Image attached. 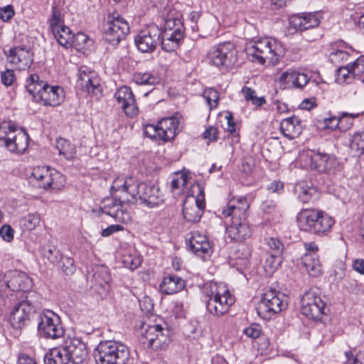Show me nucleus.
I'll use <instances>...</instances> for the list:
<instances>
[{
    "label": "nucleus",
    "instance_id": "de8ad7c7",
    "mask_svg": "<svg viewBox=\"0 0 364 364\" xmlns=\"http://www.w3.org/2000/svg\"><path fill=\"white\" fill-rule=\"evenodd\" d=\"M42 255L53 264L58 263L62 257L60 252L58 250L50 246L43 247Z\"/></svg>",
    "mask_w": 364,
    "mask_h": 364
},
{
    "label": "nucleus",
    "instance_id": "bb28decb",
    "mask_svg": "<svg viewBox=\"0 0 364 364\" xmlns=\"http://www.w3.org/2000/svg\"><path fill=\"white\" fill-rule=\"evenodd\" d=\"M182 14L176 9L167 7L161 12V19L164 23V31H184V27L181 21Z\"/></svg>",
    "mask_w": 364,
    "mask_h": 364
},
{
    "label": "nucleus",
    "instance_id": "5701e85b",
    "mask_svg": "<svg viewBox=\"0 0 364 364\" xmlns=\"http://www.w3.org/2000/svg\"><path fill=\"white\" fill-rule=\"evenodd\" d=\"M181 123V119L176 114L161 119L158 122L159 140L167 142L173 139L182 129Z\"/></svg>",
    "mask_w": 364,
    "mask_h": 364
},
{
    "label": "nucleus",
    "instance_id": "58836bf2",
    "mask_svg": "<svg viewBox=\"0 0 364 364\" xmlns=\"http://www.w3.org/2000/svg\"><path fill=\"white\" fill-rule=\"evenodd\" d=\"M134 81L139 85H154L159 83L161 79L159 76L156 74H153L151 73L145 72V73H136L133 75Z\"/></svg>",
    "mask_w": 364,
    "mask_h": 364
},
{
    "label": "nucleus",
    "instance_id": "423d86ee",
    "mask_svg": "<svg viewBox=\"0 0 364 364\" xmlns=\"http://www.w3.org/2000/svg\"><path fill=\"white\" fill-rule=\"evenodd\" d=\"M204 294L208 311L217 316L226 314L235 303V297L223 283L211 282L205 284Z\"/></svg>",
    "mask_w": 364,
    "mask_h": 364
},
{
    "label": "nucleus",
    "instance_id": "79ce46f5",
    "mask_svg": "<svg viewBox=\"0 0 364 364\" xmlns=\"http://www.w3.org/2000/svg\"><path fill=\"white\" fill-rule=\"evenodd\" d=\"M40 215L36 213H31L21 220V225L24 230H33L40 223Z\"/></svg>",
    "mask_w": 364,
    "mask_h": 364
},
{
    "label": "nucleus",
    "instance_id": "4c0bfd02",
    "mask_svg": "<svg viewBox=\"0 0 364 364\" xmlns=\"http://www.w3.org/2000/svg\"><path fill=\"white\" fill-rule=\"evenodd\" d=\"M281 263V256L271 253L267 254L266 255L265 262L262 266L265 276L270 277L280 266Z\"/></svg>",
    "mask_w": 364,
    "mask_h": 364
},
{
    "label": "nucleus",
    "instance_id": "4468645a",
    "mask_svg": "<svg viewBox=\"0 0 364 364\" xmlns=\"http://www.w3.org/2000/svg\"><path fill=\"white\" fill-rule=\"evenodd\" d=\"M195 189L197 196H187L183 203V217L189 223L199 222L205 208L203 188L200 185H196L193 187V193L195 192Z\"/></svg>",
    "mask_w": 364,
    "mask_h": 364
},
{
    "label": "nucleus",
    "instance_id": "c9c22d12",
    "mask_svg": "<svg viewBox=\"0 0 364 364\" xmlns=\"http://www.w3.org/2000/svg\"><path fill=\"white\" fill-rule=\"evenodd\" d=\"M58 43L64 48L72 47L73 34L69 27L65 26L51 31Z\"/></svg>",
    "mask_w": 364,
    "mask_h": 364
},
{
    "label": "nucleus",
    "instance_id": "72a5a7b5",
    "mask_svg": "<svg viewBox=\"0 0 364 364\" xmlns=\"http://www.w3.org/2000/svg\"><path fill=\"white\" fill-rule=\"evenodd\" d=\"M184 281L176 276L165 277L160 284V290L166 294H176L184 287Z\"/></svg>",
    "mask_w": 364,
    "mask_h": 364
},
{
    "label": "nucleus",
    "instance_id": "aec40b11",
    "mask_svg": "<svg viewBox=\"0 0 364 364\" xmlns=\"http://www.w3.org/2000/svg\"><path fill=\"white\" fill-rule=\"evenodd\" d=\"M326 304L316 292H306L301 299L302 314L312 320H319L325 314Z\"/></svg>",
    "mask_w": 364,
    "mask_h": 364
},
{
    "label": "nucleus",
    "instance_id": "a19ab883",
    "mask_svg": "<svg viewBox=\"0 0 364 364\" xmlns=\"http://www.w3.org/2000/svg\"><path fill=\"white\" fill-rule=\"evenodd\" d=\"M122 263L126 268L134 270L140 266L141 259L136 251H132L123 255Z\"/></svg>",
    "mask_w": 364,
    "mask_h": 364
},
{
    "label": "nucleus",
    "instance_id": "bf43d9fd",
    "mask_svg": "<svg viewBox=\"0 0 364 364\" xmlns=\"http://www.w3.org/2000/svg\"><path fill=\"white\" fill-rule=\"evenodd\" d=\"M353 73L360 75L364 73V55L359 57L353 64H350Z\"/></svg>",
    "mask_w": 364,
    "mask_h": 364
},
{
    "label": "nucleus",
    "instance_id": "09e8293b",
    "mask_svg": "<svg viewBox=\"0 0 364 364\" xmlns=\"http://www.w3.org/2000/svg\"><path fill=\"white\" fill-rule=\"evenodd\" d=\"M203 96L210 109L215 108L218 106L219 94L217 90L213 88L208 89L205 90Z\"/></svg>",
    "mask_w": 364,
    "mask_h": 364
},
{
    "label": "nucleus",
    "instance_id": "f704fd0d",
    "mask_svg": "<svg viewBox=\"0 0 364 364\" xmlns=\"http://www.w3.org/2000/svg\"><path fill=\"white\" fill-rule=\"evenodd\" d=\"M142 328L144 329V331L142 333V336L149 341L151 346H153L156 341H159V343L165 341L163 340L164 328L158 324L146 326L145 323H143Z\"/></svg>",
    "mask_w": 364,
    "mask_h": 364
},
{
    "label": "nucleus",
    "instance_id": "37998d69",
    "mask_svg": "<svg viewBox=\"0 0 364 364\" xmlns=\"http://www.w3.org/2000/svg\"><path fill=\"white\" fill-rule=\"evenodd\" d=\"M350 149L358 156L364 154V130L353 135Z\"/></svg>",
    "mask_w": 364,
    "mask_h": 364
},
{
    "label": "nucleus",
    "instance_id": "e433bc0d",
    "mask_svg": "<svg viewBox=\"0 0 364 364\" xmlns=\"http://www.w3.org/2000/svg\"><path fill=\"white\" fill-rule=\"evenodd\" d=\"M56 149L58 150L59 155L63 156L66 159H71L75 156V147L68 140L60 138L56 140Z\"/></svg>",
    "mask_w": 364,
    "mask_h": 364
},
{
    "label": "nucleus",
    "instance_id": "c03bdc74",
    "mask_svg": "<svg viewBox=\"0 0 364 364\" xmlns=\"http://www.w3.org/2000/svg\"><path fill=\"white\" fill-rule=\"evenodd\" d=\"M49 25L51 31L65 26L61 11L56 5L52 6V16L49 20Z\"/></svg>",
    "mask_w": 364,
    "mask_h": 364
},
{
    "label": "nucleus",
    "instance_id": "20e7f679",
    "mask_svg": "<svg viewBox=\"0 0 364 364\" xmlns=\"http://www.w3.org/2000/svg\"><path fill=\"white\" fill-rule=\"evenodd\" d=\"M25 87L35 102L44 106H58L65 99V92L61 87L50 85L37 74L29 75Z\"/></svg>",
    "mask_w": 364,
    "mask_h": 364
},
{
    "label": "nucleus",
    "instance_id": "f257e3e1",
    "mask_svg": "<svg viewBox=\"0 0 364 364\" xmlns=\"http://www.w3.org/2000/svg\"><path fill=\"white\" fill-rule=\"evenodd\" d=\"M112 189L122 191V200L128 203L141 200L147 206L153 208L164 202V196L159 187L139 183L132 176H119L113 181Z\"/></svg>",
    "mask_w": 364,
    "mask_h": 364
},
{
    "label": "nucleus",
    "instance_id": "0eeeda50",
    "mask_svg": "<svg viewBox=\"0 0 364 364\" xmlns=\"http://www.w3.org/2000/svg\"><path fill=\"white\" fill-rule=\"evenodd\" d=\"M94 356L97 364H126L129 350L119 341L107 340L97 346Z\"/></svg>",
    "mask_w": 364,
    "mask_h": 364
},
{
    "label": "nucleus",
    "instance_id": "ea45409f",
    "mask_svg": "<svg viewBox=\"0 0 364 364\" xmlns=\"http://www.w3.org/2000/svg\"><path fill=\"white\" fill-rule=\"evenodd\" d=\"M355 75V73H353L350 65L340 67L336 70V82L340 85L349 84L353 81Z\"/></svg>",
    "mask_w": 364,
    "mask_h": 364
},
{
    "label": "nucleus",
    "instance_id": "dca6fc26",
    "mask_svg": "<svg viewBox=\"0 0 364 364\" xmlns=\"http://www.w3.org/2000/svg\"><path fill=\"white\" fill-rule=\"evenodd\" d=\"M162 30L151 24L141 31L134 38L136 48L141 53H152L161 42Z\"/></svg>",
    "mask_w": 364,
    "mask_h": 364
},
{
    "label": "nucleus",
    "instance_id": "6e6d98bb",
    "mask_svg": "<svg viewBox=\"0 0 364 364\" xmlns=\"http://www.w3.org/2000/svg\"><path fill=\"white\" fill-rule=\"evenodd\" d=\"M14 230L9 225H3L0 229V235L6 242H11L14 239Z\"/></svg>",
    "mask_w": 364,
    "mask_h": 364
},
{
    "label": "nucleus",
    "instance_id": "f8f14e48",
    "mask_svg": "<svg viewBox=\"0 0 364 364\" xmlns=\"http://www.w3.org/2000/svg\"><path fill=\"white\" fill-rule=\"evenodd\" d=\"M103 26V38L113 46H117L129 33V25L118 14H109Z\"/></svg>",
    "mask_w": 364,
    "mask_h": 364
},
{
    "label": "nucleus",
    "instance_id": "7ed1b4c3",
    "mask_svg": "<svg viewBox=\"0 0 364 364\" xmlns=\"http://www.w3.org/2000/svg\"><path fill=\"white\" fill-rule=\"evenodd\" d=\"M86 344L79 338H68L63 346L53 348L44 357L45 364H80L87 357Z\"/></svg>",
    "mask_w": 364,
    "mask_h": 364
},
{
    "label": "nucleus",
    "instance_id": "13d9d810",
    "mask_svg": "<svg viewBox=\"0 0 364 364\" xmlns=\"http://www.w3.org/2000/svg\"><path fill=\"white\" fill-rule=\"evenodd\" d=\"M159 131L158 124L156 125L147 124L144 129V134L150 139H159Z\"/></svg>",
    "mask_w": 364,
    "mask_h": 364
},
{
    "label": "nucleus",
    "instance_id": "c756f323",
    "mask_svg": "<svg viewBox=\"0 0 364 364\" xmlns=\"http://www.w3.org/2000/svg\"><path fill=\"white\" fill-rule=\"evenodd\" d=\"M269 346L268 338L262 333L259 324L252 323V347L257 350V355H263Z\"/></svg>",
    "mask_w": 364,
    "mask_h": 364
},
{
    "label": "nucleus",
    "instance_id": "8fccbe9b",
    "mask_svg": "<svg viewBox=\"0 0 364 364\" xmlns=\"http://www.w3.org/2000/svg\"><path fill=\"white\" fill-rule=\"evenodd\" d=\"M60 260H62L63 263L61 269L66 275H72L75 273L76 267L75 261L72 257H62Z\"/></svg>",
    "mask_w": 364,
    "mask_h": 364
},
{
    "label": "nucleus",
    "instance_id": "69168bd1",
    "mask_svg": "<svg viewBox=\"0 0 364 364\" xmlns=\"http://www.w3.org/2000/svg\"><path fill=\"white\" fill-rule=\"evenodd\" d=\"M267 190L270 193H281L284 189V183L280 181H274L267 186Z\"/></svg>",
    "mask_w": 364,
    "mask_h": 364
},
{
    "label": "nucleus",
    "instance_id": "393cba45",
    "mask_svg": "<svg viewBox=\"0 0 364 364\" xmlns=\"http://www.w3.org/2000/svg\"><path fill=\"white\" fill-rule=\"evenodd\" d=\"M320 21V14L315 12L297 14L289 17L291 26L300 31L316 28Z\"/></svg>",
    "mask_w": 364,
    "mask_h": 364
},
{
    "label": "nucleus",
    "instance_id": "f3484780",
    "mask_svg": "<svg viewBox=\"0 0 364 364\" xmlns=\"http://www.w3.org/2000/svg\"><path fill=\"white\" fill-rule=\"evenodd\" d=\"M35 312V304L29 296H26V299L14 305L10 312L9 321L14 328H21L28 323Z\"/></svg>",
    "mask_w": 364,
    "mask_h": 364
},
{
    "label": "nucleus",
    "instance_id": "a878e982",
    "mask_svg": "<svg viewBox=\"0 0 364 364\" xmlns=\"http://www.w3.org/2000/svg\"><path fill=\"white\" fill-rule=\"evenodd\" d=\"M8 291H27L32 287V281L24 272L14 270L5 274Z\"/></svg>",
    "mask_w": 364,
    "mask_h": 364
},
{
    "label": "nucleus",
    "instance_id": "2f4dec72",
    "mask_svg": "<svg viewBox=\"0 0 364 364\" xmlns=\"http://www.w3.org/2000/svg\"><path fill=\"white\" fill-rule=\"evenodd\" d=\"M280 130L285 137L289 139H295L299 136L302 132L300 120L296 117H287L282 120L280 123Z\"/></svg>",
    "mask_w": 364,
    "mask_h": 364
},
{
    "label": "nucleus",
    "instance_id": "7c9ffc66",
    "mask_svg": "<svg viewBox=\"0 0 364 364\" xmlns=\"http://www.w3.org/2000/svg\"><path fill=\"white\" fill-rule=\"evenodd\" d=\"M190 248L199 256L208 254L211 251V245L206 235L198 231L193 232L190 240Z\"/></svg>",
    "mask_w": 364,
    "mask_h": 364
},
{
    "label": "nucleus",
    "instance_id": "a211bd4d",
    "mask_svg": "<svg viewBox=\"0 0 364 364\" xmlns=\"http://www.w3.org/2000/svg\"><path fill=\"white\" fill-rule=\"evenodd\" d=\"M38 329L42 336L53 339L60 338L64 334L60 317L51 311L40 315Z\"/></svg>",
    "mask_w": 364,
    "mask_h": 364
},
{
    "label": "nucleus",
    "instance_id": "680f3d73",
    "mask_svg": "<svg viewBox=\"0 0 364 364\" xmlns=\"http://www.w3.org/2000/svg\"><path fill=\"white\" fill-rule=\"evenodd\" d=\"M1 77L4 85L10 86L15 78L14 73L12 70H6L5 72L1 73Z\"/></svg>",
    "mask_w": 364,
    "mask_h": 364
},
{
    "label": "nucleus",
    "instance_id": "a18cd8bd",
    "mask_svg": "<svg viewBox=\"0 0 364 364\" xmlns=\"http://www.w3.org/2000/svg\"><path fill=\"white\" fill-rule=\"evenodd\" d=\"M94 282L96 284L104 287L110 280V275L104 267L97 268L92 275Z\"/></svg>",
    "mask_w": 364,
    "mask_h": 364
},
{
    "label": "nucleus",
    "instance_id": "338daca9",
    "mask_svg": "<svg viewBox=\"0 0 364 364\" xmlns=\"http://www.w3.org/2000/svg\"><path fill=\"white\" fill-rule=\"evenodd\" d=\"M87 36L83 33H77L76 35H73L72 47L78 48L87 41Z\"/></svg>",
    "mask_w": 364,
    "mask_h": 364
},
{
    "label": "nucleus",
    "instance_id": "b1692460",
    "mask_svg": "<svg viewBox=\"0 0 364 364\" xmlns=\"http://www.w3.org/2000/svg\"><path fill=\"white\" fill-rule=\"evenodd\" d=\"M114 97L126 115L134 117L137 114L138 107L130 87H120L114 93Z\"/></svg>",
    "mask_w": 364,
    "mask_h": 364
},
{
    "label": "nucleus",
    "instance_id": "cd10ccee",
    "mask_svg": "<svg viewBox=\"0 0 364 364\" xmlns=\"http://www.w3.org/2000/svg\"><path fill=\"white\" fill-rule=\"evenodd\" d=\"M7 57L9 62L16 65L18 70H26L29 68L33 60L29 50L22 47L11 48Z\"/></svg>",
    "mask_w": 364,
    "mask_h": 364
},
{
    "label": "nucleus",
    "instance_id": "9b49d317",
    "mask_svg": "<svg viewBox=\"0 0 364 364\" xmlns=\"http://www.w3.org/2000/svg\"><path fill=\"white\" fill-rule=\"evenodd\" d=\"M287 306L286 296L280 291L269 289L262 294L256 311L261 318L268 319L272 316L281 312Z\"/></svg>",
    "mask_w": 364,
    "mask_h": 364
},
{
    "label": "nucleus",
    "instance_id": "2eb2a0df",
    "mask_svg": "<svg viewBox=\"0 0 364 364\" xmlns=\"http://www.w3.org/2000/svg\"><path fill=\"white\" fill-rule=\"evenodd\" d=\"M112 198H105L102 201L101 210L103 213L113 218L116 221L122 223H127L131 220L129 213L124 208L123 203H129L122 200L123 193L122 191H117L111 187Z\"/></svg>",
    "mask_w": 364,
    "mask_h": 364
},
{
    "label": "nucleus",
    "instance_id": "e2e57ef3",
    "mask_svg": "<svg viewBox=\"0 0 364 364\" xmlns=\"http://www.w3.org/2000/svg\"><path fill=\"white\" fill-rule=\"evenodd\" d=\"M162 49L167 52H172L176 50L179 46L180 44H178L173 41H171L168 39H165L161 38V42Z\"/></svg>",
    "mask_w": 364,
    "mask_h": 364
},
{
    "label": "nucleus",
    "instance_id": "774afa93",
    "mask_svg": "<svg viewBox=\"0 0 364 364\" xmlns=\"http://www.w3.org/2000/svg\"><path fill=\"white\" fill-rule=\"evenodd\" d=\"M267 104V100L264 96L257 97L255 90H252V105L256 108L262 107Z\"/></svg>",
    "mask_w": 364,
    "mask_h": 364
},
{
    "label": "nucleus",
    "instance_id": "5fc2aeb1",
    "mask_svg": "<svg viewBox=\"0 0 364 364\" xmlns=\"http://www.w3.org/2000/svg\"><path fill=\"white\" fill-rule=\"evenodd\" d=\"M188 181V176L186 174L181 173L173 178L171 183V188L172 191L179 188L181 186H186Z\"/></svg>",
    "mask_w": 364,
    "mask_h": 364
},
{
    "label": "nucleus",
    "instance_id": "864d4df0",
    "mask_svg": "<svg viewBox=\"0 0 364 364\" xmlns=\"http://www.w3.org/2000/svg\"><path fill=\"white\" fill-rule=\"evenodd\" d=\"M184 36V31L176 30V31H162L161 38L170 40L180 44Z\"/></svg>",
    "mask_w": 364,
    "mask_h": 364
},
{
    "label": "nucleus",
    "instance_id": "6e6552de",
    "mask_svg": "<svg viewBox=\"0 0 364 364\" xmlns=\"http://www.w3.org/2000/svg\"><path fill=\"white\" fill-rule=\"evenodd\" d=\"M29 136L23 130H19L11 122L0 124V145L9 151L22 154L28 149Z\"/></svg>",
    "mask_w": 364,
    "mask_h": 364
},
{
    "label": "nucleus",
    "instance_id": "6ab92c4d",
    "mask_svg": "<svg viewBox=\"0 0 364 364\" xmlns=\"http://www.w3.org/2000/svg\"><path fill=\"white\" fill-rule=\"evenodd\" d=\"M301 159H304L306 165L312 170L319 173L330 172L334 170L338 165L337 159L326 153H306L301 156Z\"/></svg>",
    "mask_w": 364,
    "mask_h": 364
},
{
    "label": "nucleus",
    "instance_id": "9d476101",
    "mask_svg": "<svg viewBox=\"0 0 364 364\" xmlns=\"http://www.w3.org/2000/svg\"><path fill=\"white\" fill-rule=\"evenodd\" d=\"M35 186L45 190L60 191L65 186V177L54 168L38 166L33 168L29 178Z\"/></svg>",
    "mask_w": 364,
    "mask_h": 364
},
{
    "label": "nucleus",
    "instance_id": "473e14b6",
    "mask_svg": "<svg viewBox=\"0 0 364 364\" xmlns=\"http://www.w3.org/2000/svg\"><path fill=\"white\" fill-rule=\"evenodd\" d=\"M301 264L311 277H318L322 272L321 264L316 253H306L301 258Z\"/></svg>",
    "mask_w": 364,
    "mask_h": 364
},
{
    "label": "nucleus",
    "instance_id": "39448f33",
    "mask_svg": "<svg viewBox=\"0 0 364 364\" xmlns=\"http://www.w3.org/2000/svg\"><path fill=\"white\" fill-rule=\"evenodd\" d=\"M296 222L301 230L318 236L326 235L335 224L333 217L316 209H302L296 215Z\"/></svg>",
    "mask_w": 364,
    "mask_h": 364
},
{
    "label": "nucleus",
    "instance_id": "4d7b16f0",
    "mask_svg": "<svg viewBox=\"0 0 364 364\" xmlns=\"http://www.w3.org/2000/svg\"><path fill=\"white\" fill-rule=\"evenodd\" d=\"M14 10L11 5L0 8V19L4 21H9L14 15Z\"/></svg>",
    "mask_w": 364,
    "mask_h": 364
},
{
    "label": "nucleus",
    "instance_id": "603ef678",
    "mask_svg": "<svg viewBox=\"0 0 364 364\" xmlns=\"http://www.w3.org/2000/svg\"><path fill=\"white\" fill-rule=\"evenodd\" d=\"M348 53L346 51H343L342 50H337L336 51H333L329 55V60L336 65L341 63L343 61H346L348 58Z\"/></svg>",
    "mask_w": 364,
    "mask_h": 364
},
{
    "label": "nucleus",
    "instance_id": "1a4fd4ad",
    "mask_svg": "<svg viewBox=\"0 0 364 364\" xmlns=\"http://www.w3.org/2000/svg\"><path fill=\"white\" fill-rule=\"evenodd\" d=\"M282 50L274 39L269 38H252V62L261 65L278 63Z\"/></svg>",
    "mask_w": 364,
    "mask_h": 364
},
{
    "label": "nucleus",
    "instance_id": "c85d7f7f",
    "mask_svg": "<svg viewBox=\"0 0 364 364\" xmlns=\"http://www.w3.org/2000/svg\"><path fill=\"white\" fill-rule=\"evenodd\" d=\"M294 193L298 200L303 203H309L318 197L317 188L305 181L295 184Z\"/></svg>",
    "mask_w": 364,
    "mask_h": 364
},
{
    "label": "nucleus",
    "instance_id": "052dcab7",
    "mask_svg": "<svg viewBox=\"0 0 364 364\" xmlns=\"http://www.w3.org/2000/svg\"><path fill=\"white\" fill-rule=\"evenodd\" d=\"M139 302L141 311L146 314L151 312L154 309L152 300L148 296L144 297L142 299L139 300Z\"/></svg>",
    "mask_w": 364,
    "mask_h": 364
},
{
    "label": "nucleus",
    "instance_id": "412c9836",
    "mask_svg": "<svg viewBox=\"0 0 364 364\" xmlns=\"http://www.w3.org/2000/svg\"><path fill=\"white\" fill-rule=\"evenodd\" d=\"M310 77L300 68H291L284 71L279 77L283 89H303L309 82Z\"/></svg>",
    "mask_w": 364,
    "mask_h": 364
},
{
    "label": "nucleus",
    "instance_id": "3c124183",
    "mask_svg": "<svg viewBox=\"0 0 364 364\" xmlns=\"http://www.w3.org/2000/svg\"><path fill=\"white\" fill-rule=\"evenodd\" d=\"M267 245L272 251L271 254L277 255L281 256L284 250V245L282 242L276 237H270L267 240Z\"/></svg>",
    "mask_w": 364,
    "mask_h": 364
},
{
    "label": "nucleus",
    "instance_id": "f03ea898",
    "mask_svg": "<svg viewBox=\"0 0 364 364\" xmlns=\"http://www.w3.org/2000/svg\"><path fill=\"white\" fill-rule=\"evenodd\" d=\"M250 203L246 197L232 198L222 208L220 217L230 223L228 231L237 239H245L250 232L248 209Z\"/></svg>",
    "mask_w": 364,
    "mask_h": 364
},
{
    "label": "nucleus",
    "instance_id": "ddd939ff",
    "mask_svg": "<svg viewBox=\"0 0 364 364\" xmlns=\"http://www.w3.org/2000/svg\"><path fill=\"white\" fill-rule=\"evenodd\" d=\"M208 63L220 69L231 67L237 60V52L230 43L213 46L207 53Z\"/></svg>",
    "mask_w": 364,
    "mask_h": 364
},
{
    "label": "nucleus",
    "instance_id": "4be33fe9",
    "mask_svg": "<svg viewBox=\"0 0 364 364\" xmlns=\"http://www.w3.org/2000/svg\"><path fill=\"white\" fill-rule=\"evenodd\" d=\"M77 86L89 95H97L101 92L100 80L97 73L86 66L78 70Z\"/></svg>",
    "mask_w": 364,
    "mask_h": 364
},
{
    "label": "nucleus",
    "instance_id": "0e129e2a",
    "mask_svg": "<svg viewBox=\"0 0 364 364\" xmlns=\"http://www.w3.org/2000/svg\"><path fill=\"white\" fill-rule=\"evenodd\" d=\"M203 137L209 141H214L218 139V130L213 126L208 127L203 133Z\"/></svg>",
    "mask_w": 364,
    "mask_h": 364
},
{
    "label": "nucleus",
    "instance_id": "49530a36",
    "mask_svg": "<svg viewBox=\"0 0 364 364\" xmlns=\"http://www.w3.org/2000/svg\"><path fill=\"white\" fill-rule=\"evenodd\" d=\"M359 114H353L343 112L341 116L338 117L339 119V130L346 132L351 127L353 124V119L358 117Z\"/></svg>",
    "mask_w": 364,
    "mask_h": 364
}]
</instances>
